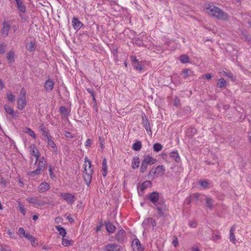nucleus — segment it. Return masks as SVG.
Returning a JSON list of instances; mask_svg holds the SVG:
<instances>
[{
    "instance_id": "nucleus-1",
    "label": "nucleus",
    "mask_w": 251,
    "mask_h": 251,
    "mask_svg": "<svg viewBox=\"0 0 251 251\" xmlns=\"http://www.w3.org/2000/svg\"><path fill=\"white\" fill-rule=\"evenodd\" d=\"M85 162L88 163L89 167L88 169L87 168V165H84V173L83 174V177L85 182L86 185L89 186L92 180V169H91V162L88 159L87 157L85 158Z\"/></svg>"
},
{
    "instance_id": "nucleus-2",
    "label": "nucleus",
    "mask_w": 251,
    "mask_h": 251,
    "mask_svg": "<svg viewBox=\"0 0 251 251\" xmlns=\"http://www.w3.org/2000/svg\"><path fill=\"white\" fill-rule=\"evenodd\" d=\"M156 162L157 160L150 155H144L143 159L141 161L140 172L142 174L144 173L147 171L148 165H152Z\"/></svg>"
},
{
    "instance_id": "nucleus-3",
    "label": "nucleus",
    "mask_w": 251,
    "mask_h": 251,
    "mask_svg": "<svg viewBox=\"0 0 251 251\" xmlns=\"http://www.w3.org/2000/svg\"><path fill=\"white\" fill-rule=\"evenodd\" d=\"M37 168L35 170L28 173V175L31 177H34L41 174V172L45 169L46 162L44 160V157L43 156L39 158Z\"/></svg>"
},
{
    "instance_id": "nucleus-4",
    "label": "nucleus",
    "mask_w": 251,
    "mask_h": 251,
    "mask_svg": "<svg viewBox=\"0 0 251 251\" xmlns=\"http://www.w3.org/2000/svg\"><path fill=\"white\" fill-rule=\"evenodd\" d=\"M165 172V168L163 165H159L157 166L154 171H153V169L151 170L148 174L149 178L152 177V178L158 176H163Z\"/></svg>"
},
{
    "instance_id": "nucleus-5",
    "label": "nucleus",
    "mask_w": 251,
    "mask_h": 251,
    "mask_svg": "<svg viewBox=\"0 0 251 251\" xmlns=\"http://www.w3.org/2000/svg\"><path fill=\"white\" fill-rule=\"evenodd\" d=\"M147 198L154 205H157V203H158L159 201H162L159 199V194L156 191H153L148 194Z\"/></svg>"
},
{
    "instance_id": "nucleus-6",
    "label": "nucleus",
    "mask_w": 251,
    "mask_h": 251,
    "mask_svg": "<svg viewBox=\"0 0 251 251\" xmlns=\"http://www.w3.org/2000/svg\"><path fill=\"white\" fill-rule=\"evenodd\" d=\"M213 17L219 20H223L225 21H227L229 19L228 14L225 12L223 10L218 7Z\"/></svg>"
},
{
    "instance_id": "nucleus-7",
    "label": "nucleus",
    "mask_w": 251,
    "mask_h": 251,
    "mask_svg": "<svg viewBox=\"0 0 251 251\" xmlns=\"http://www.w3.org/2000/svg\"><path fill=\"white\" fill-rule=\"evenodd\" d=\"M156 206L157 213L160 216H164L165 214L166 211V206L163 201H159L157 205H155Z\"/></svg>"
},
{
    "instance_id": "nucleus-8",
    "label": "nucleus",
    "mask_w": 251,
    "mask_h": 251,
    "mask_svg": "<svg viewBox=\"0 0 251 251\" xmlns=\"http://www.w3.org/2000/svg\"><path fill=\"white\" fill-rule=\"evenodd\" d=\"M142 124L145 128L146 131L150 135L152 134V132L151 130V128L150 126V121L148 118V117L146 116L145 114L143 113L142 115Z\"/></svg>"
},
{
    "instance_id": "nucleus-9",
    "label": "nucleus",
    "mask_w": 251,
    "mask_h": 251,
    "mask_svg": "<svg viewBox=\"0 0 251 251\" xmlns=\"http://www.w3.org/2000/svg\"><path fill=\"white\" fill-rule=\"evenodd\" d=\"M60 196L69 204H72L75 201V197L72 194L61 193Z\"/></svg>"
},
{
    "instance_id": "nucleus-10",
    "label": "nucleus",
    "mask_w": 251,
    "mask_h": 251,
    "mask_svg": "<svg viewBox=\"0 0 251 251\" xmlns=\"http://www.w3.org/2000/svg\"><path fill=\"white\" fill-rule=\"evenodd\" d=\"M131 63L134 69L138 71L141 72L143 70V68L139 61L136 59V56H130Z\"/></svg>"
},
{
    "instance_id": "nucleus-11",
    "label": "nucleus",
    "mask_w": 251,
    "mask_h": 251,
    "mask_svg": "<svg viewBox=\"0 0 251 251\" xmlns=\"http://www.w3.org/2000/svg\"><path fill=\"white\" fill-rule=\"evenodd\" d=\"M142 225L145 228L152 227V229L156 226V224L155 221L151 218H148L145 219L142 223Z\"/></svg>"
},
{
    "instance_id": "nucleus-12",
    "label": "nucleus",
    "mask_w": 251,
    "mask_h": 251,
    "mask_svg": "<svg viewBox=\"0 0 251 251\" xmlns=\"http://www.w3.org/2000/svg\"><path fill=\"white\" fill-rule=\"evenodd\" d=\"M132 247L133 251H143L144 248L142 246L140 241L137 239H134L132 242Z\"/></svg>"
},
{
    "instance_id": "nucleus-13",
    "label": "nucleus",
    "mask_w": 251,
    "mask_h": 251,
    "mask_svg": "<svg viewBox=\"0 0 251 251\" xmlns=\"http://www.w3.org/2000/svg\"><path fill=\"white\" fill-rule=\"evenodd\" d=\"M31 154L36 157L35 164L37 163L40 157V153L35 144H32L30 146Z\"/></svg>"
},
{
    "instance_id": "nucleus-14",
    "label": "nucleus",
    "mask_w": 251,
    "mask_h": 251,
    "mask_svg": "<svg viewBox=\"0 0 251 251\" xmlns=\"http://www.w3.org/2000/svg\"><path fill=\"white\" fill-rule=\"evenodd\" d=\"M218 7L214 5H211L209 4H207L205 6V9L206 13L212 17L215 15V13L217 11Z\"/></svg>"
},
{
    "instance_id": "nucleus-15",
    "label": "nucleus",
    "mask_w": 251,
    "mask_h": 251,
    "mask_svg": "<svg viewBox=\"0 0 251 251\" xmlns=\"http://www.w3.org/2000/svg\"><path fill=\"white\" fill-rule=\"evenodd\" d=\"M72 23L73 28L76 30H79L83 25L82 23L75 17H73Z\"/></svg>"
},
{
    "instance_id": "nucleus-16",
    "label": "nucleus",
    "mask_w": 251,
    "mask_h": 251,
    "mask_svg": "<svg viewBox=\"0 0 251 251\" xmlns=\"http://www.w3.org/2000/svg\"><path fill=\"white\" fill-rule=\"evenodd\" d=\"M105 251H120L121 246L115 244H108L105 246Z\"/></svg>"
},
{
    "instance_id": "nucleus-17",
    "label": "nucleus",
    "mask_w": 251,
    "mask_h": 251,
    "mask_svg": "<svg viewBox=\"0 0 251 251\" xmlns=\"http://www.w3.org/2000/svg\"><path fill=\"white\" fill-rule=\"evenodd\" d=\"M54 83V81L50 79H48L46 81L44 84V88L47 92H50L53 88Z\"/></svg>"
},
{
    "instance_id": "nucleus-18",
    "label": "nucleus",
    "mask_w": 251,
    "mask_h": 251,
    "mask_svg": "<svg viewBox=\"0 0 251 251\" xmlns=\"http://www.w3.org/2000/svg\"><path fill=\"white\" fill-rule=\"evenodd\" d=\"M126 232L123 229L120 230L116 236V240L120 243H122L125 238Z\"/></svg>"
},
{
    "instance_id": "nucleus-19",
    "label": "nucleus",
    "mask_w": 251,
    "mask_h": 251,
    "mask_svg": "<svg viewBox=\"0 0 251 251\" xmlns=\"http://www.w3.org/2000/svg\"><path fill=\"white\" fill-rule=\"evenodd\" d=\"M50 184L47 182H44L41 183L38 186V191L40 193H44L49 189H50Z\"/></svg>"
},
{
    "instance_id": "nucleus-20",
    "label": "nucleus",
    "mask_w": 251,
    "mask_h": 251,
    "mask_svg": "<svg viewBox=\"0 0 251 251\" xmlns=\"http://www.w3.org/2000/svg\"><path fill=\"white\" fill-rule=\"evenodd\" d=\"M10 28V25L7 22H4L3 26L1 29V32L4 37L7 36Z\"/></svg>"
},
{
    "instance_id": "nucleus-21",
    "label": "nucleus",
    "mask_w": 251,
    "mask_h": 251,
    "mask_svg": "<svg viewBox=\"0 0 251 251\" xmlns=\"http://www.w3.org/2000/svg\"><path fill=\"white\" fill-rule=\"evenodd\" d=\"M4 108L6 112L10 115L13 118H15L18 116V112H15L13 109L7 105H5L4 106Z\"/></svg>"
},
{
    "instance_id": "nucleus-22",
    "label": "nucleus",
    "mask_w": 251,
    "mask_h": 251,
    "mask_svg": "<svg viewBox=\"0 0 251 251\" xmlns=\"http://www.w3.org/2000/svg\"><path fill=\"white\" fill-rule=\"evenodd\" d=\"M26 200L28 203L37 204L38 206L43 205L45 203L43 202L39 201L36 197H29Z\"/></svg>"
},
{
    "instance_id": "nucleus-23",
    "label": "nucleus",
    "mask_w": 251,
    "mask_h": 251,
    "mask_svg": "<svg viewBox=\"0 0 251 251\" xmlns=\"http://www.w3.org/2000/svg\"><path fill=\"white\" fill-rule=\"evenodd\" d=\"M26 104V99H18L17 101V107L20 110H23Z\"/></svg>"
},
{
    "instance_id": "nucleus-24",
    "label": "nucleus",
    "mask_w": 251,
    "mask_h": 251,
    "mask_svg": "<svg viewBox=\"0 0 251 251\" xmlns=\"http://www.w3.org/2000/svg\"><path fill=\"white\" fill-rule=\"evenodd\" d=\"M17 3V6L18 10L22 12L25 13L26 11V8L23 3L22 0H15Z\"/></svg>"
},
{
    "instance_id": "nucleus-25",
    "label": "nucleus",
    "mask_w": 251,
    "mask_h": 251,
    "mask_svg": "<svg viewBox=\"0 0 251 251\" xmlns=\"http://www.w3.org/2000/svg\"><path fill=\"white\" fill-rule=\"evenodd\" d=\"M236 228V226L233 225L230 229V241L233 244H235L236 242V239L234 235V231Z\"/></svg>"
},
{
    "instance_id": "nucleus-26",
    "label": "nucleus",
    "mask_w": 251,
    "mask_h": 251,
    "mask_svg": "<svg viewBox=\"0 0 251 251\" xmlns=\"http://www.w3.org/2000/svg\"><path fill=\"white\" fill-rule=\"evenodd\" d=\"M25 237L31 242L32 246L36 247L38 245L37 239L32 235L29 234H26Z\"/></svg>"
},
{
    "instance_id": "nucleus-27",
    "label": "nucleus",
    "mask_w": 251,
    "mask_h": 251,
    "mask_svg": "<svg viewBox=\"0 0 251 251\" xmlns=\"http://www.w3.org/2000/svg\"><path fill=\"white\" fill-rule=\"evenodd\" d=\"M105 227L109 233H113L116 229V227L109 222L105 223Z\"/></svg>"
},
{
    "instance_id": "nucleus-28",
    "label": "nucleus",
    "mask_w": 251,
    "mask_h": 251,
    "mask_svg": "<svg viewBox=\"0 0 251 251\" xmlns=\"http://www.w3.org/2000/svg\"><path fill=\"white\" fill-rule=\"evenodd\" d=\"M140 159L138 156L134 157L132 160V168L133 169H136L139 166Z\"/></svg>"
},
{
    "instance_id": "nucleus-29",
    "label": "nucleus",
    "mask_w": 251,
    "mask_h": 251,
    "mask_svg": "<svg viewBox=\"0 0 251 251\" xmlns=\"http://www.w3.org/2000/svg\"><path fill=\"white\" fill-rule=\"evenodd\" d=\"M170 157L174 159L176 163H179L180 161V157L177 151H172L170 154Z\"/></svg>"
},
{
    "instance_id": "nucleus-30",
    "label": "nucleus",
    "mask_w": 251,
    "mask_h": 251,
    "mask_svg": "<svg viewBox=\"0 0 251 251\" xmlns=\"http://www.w3.org/2000/svg\"><path fill=\"white\" fill-rule=\"evenodd\" d=\"M107 173V167L106 159L104 158L102 162V175L103 176L105 177L106 176Z\"/></svg>"
},
{
    "instance_id": "nucleus-31",
    "label": "nucleus",
    "mask_w": 251,
    "mask_h": 251,
    "mask_svg": "<svg viewBox=\"0 0 251 251\" xmlns=\"http://www.w3.org/2000/svg\"><path fill=\"white\" fill-rule=\"evenodd\" d=\"M241 38L251 44V36L247 31H243Z\"/></svg>"
},
{
    "instance_id": "nucleus-32",
    "label": "nucleus",
    "mask_w": 251,
    "mask_h": 251,
    "mask_svg": "<svg viewBox=\"0 0 251 251\" xmlns=\"http://www.w3.org/2000/svg\"><path fill=\"white\" fill-rule=\"evenodd\" d=\"M59 112L63 117H67L69 114L68 108L64 106H62L59 108Z\"/></svg>"
},
{
    "instance_id": "nucleus-33",
    "label": "nucleus",
    "mask_w": 251,
    "mask_h": 251,
    "mask_svg": "<svg viewBox=\"0 0 251 251\" xmlns=\"http://www.w3.org/2000/svg\"><path fill=\"white\" fill-rule=\"evenodd\" d=\"M56 229L59 232V234L62 236V237H65L66 235V231L64 227L60 226H56Z\"/></svg>"
},
{
    "instance_id": "nucleus-34",
    "label": "nucleus",
    "mask_w": 251,
    "mask_h": 251,
    "mask_svg": "<svg viewBox=\"0 0 251 251\" xmlns=\"http://www.w3.org/2000/svg\"><path fill=\"white\" fill-rule=\"evenodd\" d=\"M151 181H146L144 182L140 186V190L141 191L143 192L148 187L151 186Z\"/></svg>"
},
{
    "instance_id": "nucleus-35",
    "label": "nucleus",
    "mask_w": 251,
    "mask_h": 251,
    "mask_svg": "<svg viewBox=\"0 0 251 251\" xmlns=\"http://www.w3.org/2000/svg\"><path fill=\"white\" fill-rule=\"evenodd\" d=\"M132 149L135 151H138L140 150L142 148L141 142L139 141H136L132 145Z\"/></svg>"
},
{
    "instance_id": "nucleus-36",
    "label": "nucleus",
    "mask_w": 251,
    "mask_h": 251,
    "mask_svg": "<svg viewBox=\"0 0 251 251\" xmlns=\"http://www.w3.org/2000/svg\"><path fill=\"white\" fill-rule=\"evenodd\" d=\"M23 132L29 134L31 137H32L33 138H36V135L34 132L29 127H25L24 129Z\"/></svg>"
},
{
    "instance_id": "nucleus-37",
    "label": "nucleus",
    "mask_w": 251,
    "mask_h": 251,
    "mask_svg": "<svg viewBox=\"0 0 251 251\" xmlns=\"http://www.w3.org/2000/svg\"><path fill=\"white\" fill-rule=\"evenodd\" d=\"M179 60L183 64H186L189 62V58L188 55L183 54L180 56Z\"/></svg>"
},
{
    "instance_id": "nucleus-38",
    "label": "nucleus",
    "mask_w": 251,
    "mask_h": 251,
    "mask_svg": "<svg viewBox=\"0 0 251 251\" xmlns=\"http://www.w3.org/2000/svg\"><path fill=\"white\" fill-rule=\"evenodd\" d=\"M27 50L30 52L34 51L36 49V46L33 42H30L26 46Z\"/></svg>"
},
{
    "instance_id": "nucleus-39",
    "label": "nucleus",
    "mask_w": 251,
    "mask_h": 251,
    "mask_svg": "<svg viewBox=\"0 0 251 251\" xmlns=\"http://www.w3.org/2000/svg\"><path fill=\"white\" fill-rule=\"evenodd\" d=\"M14 53L12 51H10L7 53L6 57L9 63L14 61Z\"/></svg>"
},
{
    "instance_id": "nucleus-40",
    "label": "nucleus",
    "mask_w": 251,
    "mask_h": 251,
    "mask_svg": "<svg viewBox=\"0 0 251 251\" xmlns=\"http://www.w3.org/2000/svg\"><path fill=\"white\" fill-rule=\"evenodd\" d=\"M73 243V242L72 240L65 239L64 237H62V244L63 246L65 247L69 246L72 245Z\"/></svg>"
},
{
    "instance_id": "nucleus-41",
    "label": "nucleus",
    "mask_w": 251,
    "mask_h": 251,
    "mask_svg": "<svg viewBox=\"0 0 251 251\" xmlns=\"http://www.w3.org/2000/svg\"><path fill=\"white\" fill-rule=\"evenodd\" d=\"M207 207L211 209L213 207L214 201L210 198L206 197L205 199Z\"/></svg>"
},
{
    "instance_id": "nucleus-42",
    "label": "nucleus",
    "mask_w": 251,
    "mask_h": 251,
    "mask_svg": "<svg viewBox=\"0 0 251 251\" xmlns=\"http://www.w3.org/2000/svg\"><path fill=\"white\" fill-rule=\"evenodd\" d=\"M52 136H49V138H47L48 140V144L49 146H50L51 148L55 149L56 148V144L54 143V142L52 140Z\"/></svg>"
},
{
    "instance_id": "nucleus-43",
    "label": "nucleus",
    "mask_w": 251,
    "mask_h": 251,
    "mask_svg": "<svg viewBox=\"0 0 251 251\" xmlns=\"http://www.w3.org/2000/svg\"><path fill=\"white\" fill-rule=\"evenodd\" d=\"M226 81L223 78H221L218 80L217 85L219 88H223L226 86Z\"/></svg>"
},
{
    "instance_id": "nucleus-44",
    "label": "nucleus",
    "mask_w": 251,
    "mask_h": 251,
    "mask_svg": "<svg viewBox=\"0 0 251 251\" xmlns=\"http://www.w3.org/2000/svg\"><path fill=\"white\" fill-rule=\"evenodd\" d=\"M163 148V146L160 143H155L153 145V151L156 152L160 151Z\"/></svg>"
},
{
    "instance_id": "nucleus-45",
    "label": "nucleus",
    "mask_w": 251,
    "mask_h": 251,
    "mask_svg": "<svg viewBox=\"0 0 251 251\" xmlns=\"http://www.w3.org/2000/svg\"><path fill=\"white\" fill-rule=\"evenodd\" d=\"M7 99L11 102H13L15 100V96L11 92L7 93Z\"/></svg>"
},
{
    "instance_id": "nucleus-46",
    "label": "nucleus",
    "mask_w": 251,
    "mask_h": 251,
    "mask_svg": "<svg viewBox=\"0 0 251 251\" xmlns=\"http://www.w3.org/2000/svg\"><path fill=\"white\" fill-rule=\"evenodd\" d=\"M200 185L203 188H207L208 187L209 183L207 180H201L200 182Z\"/></svg>"
},
{
    "instance_id": "nucleus-47",
    "label": "nucleus",
    "mask_w": 251,
    "mask_h": 251,
    "mask_svg": "<svg viewBox=\"0 0 251 251\" xmlns=\"http://www.w3.org/2000/svg\"><path fill=\"white\" fill-rule=\"evenodd\" d=\"M190 70L189 69H185L183 70L182 73L183 75V77L186 78V77L190 76Z\"/></svg>"
},
{
    "instance_id": "nucleus-48",
    "label": "nucleus",
    "mask_w": 251,
    "mask_h": 251,
    "mask_svg": "<svg viewBox=\"0 0 251 251\" xmlns=\"http://www.w3.org/2000/svg\"><path fill=\"white\" fill-rule=\"evenodd\" d=\"M26 91L25 89L23 88L21 89L20 96L19 99H25Z\"/></svg>"
},
{
    "instance_id": "nucleus-49",
    "label": "nucleus",
    "mask_w": 251,
    "mask_h": 251,
    "mask_svg": "<svg viewBox=\"0 0 251 251\" xmlns=\"http://www.w3.org/2000/svg\"><path fill=\"white\" fill-rule=\"evenodd\" d=\"M41 131L42 132V134L44 137H45L46 138H48L49 137V136H51V135L50 134L48 130H46L45 128H41Z\"/></svg>"
},
{
    "instance_id": "nucleus-50",
    "label": "nucleus",
    "mask_w": 251,
    "mask_h": 251,
    "mask_svg": "<svg viewBox=\"0 0 251 251\" xmlns=\"http://www.w3.org/2000/svg\"><path fill=\"white\" fill-rule=\"evenodd\" d=\"M19 209L20 210V212L22 213L23 215H25V208L23 204L21 203H19Z\"/></svg>"
},
{
    "instance_id": "nucleus-51",
    "label": "nucleus",
    "mask_w": 251,
    "mask_h": 251,
    "mask_svg": "<svg viewBox=\"0 0 251 251\" xmlns=\"http://www.w3.org/2000/svg\"><path fill=\"white\" fill-rule=\"evenodd\" d=\"M49 174L51 179H54L55 177V175L53 173V170L51 166L49 167Z\"/></svg>"
},
{
    "instance_id": "nucleus-52",
    "label": "nucleus",
    "mask_w": 251,
    "mask_h": 251,
    "mask_svg": "<svg viewBox=\"0 0 251 251\" xmlns=\"http://www.w3.org/2000/svg\"><path fill=\"white\" fill-rule=\"evenodd\" d=\"M0 251H11L10 248L6 246H0Z\"/></svg>"
},
{
    "instance_id": "nucleus-53",
    "label": "nucleus",
    "mask_w": 251,
    "mask_h": 251,
    "mask_svg": "<svg viewBox=\"0 0 251 251\" xmlns=\"http://www.w3.org/2000/svg\"><path fill=\"white\" fill-rule=\"evenodd\" d=\"M174 105L178 107L180 105V100L178 98L176 97L174 100Z\"/></svg>"
},
{
    "instance_id": "nucleus-54",
    "label": "nucleus",
    "mask_w": 251,
    "mask_h": 251,
    "mask_svg": "<svg viewBox=\"0 0 251 251\" xmlns=\"http://www.w3.org/2000/svg\"><path fill=\"white\" fill-rule=\"evenodd\" d=\"M7 233H8V234L9 235V236H10V237L11 239H16V237L14 235V233L13 232H12L10 230H8Z\"/></svg>"
},
{
    "instance_id": "nucleus-55",
    "label": "nucleus",
    "mask_w": 251,
    "mask_h": 251,
    "mask_svg": "<svg viewBox=\"0 0 251 251\" xmlns=\"http://www.w3.org/2000/svg\"><path fill=\"white\" fill-rule=\"evenodd\" d=\"M19 234L21 235H23L25 237V235H26V233L25 231V229L23 227H20L19 229Z\"/></svg>"
},
{
    "instance_id": "nucleus-56",
    "label": "nucleus",
    "mask_w": 251,
    "mask_h": 251,
    "mask_svg": "<svg viewBox=\"0 0 251 251\" xmlns=\"http://www.w3.org/2000/svg\"><path fill=\"white\" fill-rule=\"evenodd\" d=\"M5 51V46L2 44H0V54H3Z\"/></svg>"
},
{
    "instance_id": "nucleus-57",
    "label": "nucleus",
    "mask_w": 251,
    "mask_h": 251,
    "mask_svg": "<svg viewBox=\"0 0 251 251\" xmlns=\"http://www.w3.org/2000/svg\"><path fill=\"white\" fill-rule=\"evenodd\" d=\"M200 194L199 193H195L193 195V197L196 200V201H200Z\"/></svg>"
},
{
    "instance_id": "nucleus-58",
    "label": "nucleus",
    "mask_w": 251,
    "mask_h": 251,
    "mask_svg": "<svg viewBox=\"0 0 251 251\" xmlns=\"http://www.w3.org/2000/svg\"><path fill=\"white\" fill-rule=\"evenodd\" d=\"M189 225L191 227L193 228L196 227L197 226L196 222L192 221L189 222Z\"/></svg>"
},
{
    "instance_id": "nucleus-59",
    "label": "nucleus",
    "mask_w": 251,
    "mask_h": 251,
    "mask_svg": "<svg viewBox=\"0 0 251 251\" xmlns=\"http://www.w3.org/2000/svg\"><path fill=\"white\" fill-rule=\"evenodd\" d=\"M102 226H103V224L101 222H100L99 224V225L96 227V230L97 231H100Z\"/></svg>"
},
{
    "instance_id": "nucleus-60",
    "label": "nucleus",
    "mask_w": 251,
    "mask_h": 251,
    "mask_svg": "<svg viewBox=\"0 0 251 251\" xmlns=\"http://www.w3.org/2000/svg\"><path fill=\"white\" fill-rule=\"evenodd\" d=\"M92 144V141L90 139H87L85 143V146L86 147H90L91 144Z\"/></svg>"
},
{
    "instance_id": "nucleus-61",
    "label": "nucleus",
    "mask_w": 251,
    "mask_h": 251,
    "mask_svg": "<svg viewBox=\"0 0 251 251\" xmlns=\"http://www.w3.org/2000/svg\"><path fill=\"white\" fill-rule=\"evenodd\" d=\"M172 243L175 247H177L178 245V241L177 239L176 238L174 240H173Z\"/></svg>"
},
{
    "instance_id": "nucleus-62",
    "label": "nucleus",
    "mask_w": 251,
    "mask_h": 251,
    "mask_svg": "<svg viewBox=\"0 0 251 251\" xmlns=\"http://www.w3.org/2000/svg\"><path fill=\"white\" fill-rule=\"evenodd\" d=\"M86 90L91 95L92 97L95 95L94 92L93 90V89H91L90 88H87Z\"/></svg>"
},
{
    "instance_id": "nucleus-63",
    "label": "nucleus",
    "mask_w": 251,
    "mask_h": 251,
    "mask_svg": "<svg viewBox=\"0 0 251 251\" xmlns=\"http://www.w3.org/2000/svg\"><path fill=\"white\" fill-rule=\"evenodd\" d=\"M65 136L67 137L73 138L74 136L69 132H66Z\"/></svg>"
},
{
    "instance_id": "nucleus-64",
    "label": "nucleus",
    "mask_w": 251,
    "mask_h": 251,
    "mask_svg": "<svg viewBox=\"0 0 251 251\" xmlns=\"http://www.w3.org/2000/svg\"><path fill=\"white\" fill-rule=\"evenodd\" d=\"M67 219L71 223H74L75 222L74 219L72 218L70 216H68L67 217Z\"/></svg>"
}]
</instances>
